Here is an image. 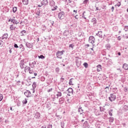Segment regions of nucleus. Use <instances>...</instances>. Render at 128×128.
I'll return each instance as SVG.
<instances>
[{"instance_id": "f3484780", "label": "nucleus", "mask_w": 128, "mask_h": 128, "mask_svg": "<svg viewBox=\"0 0 128 128\" xmlns=\"http://www.w3.org/2000/svg\"><path fill=\"white\" fill-rule=\"evenodd\" d=\"M67 92H69V94H74V90L72 88H68L67 90Z\"/></svg>"}, {"instance_id": "bf43d9fd", "label": "nucleus", "mask_w": 128, "mask_h": 128, "mask_svg": "<svg viewBox=\"0 0 128 128\" xmlns=\"http://www.w3.org/2000/svg\"><path fill=\"white\" fill-rule=\"evenodd\" d=\"M84 124H85V126H88V121H86L84 122Z\"/></svg>"}, {"instance_id": "f257e3e1", "label": "nucleus", "mask_w": 128, "mask_h": 128, "mask_svg": "<svg viewBox=\"0 0 128 128\" xmlns=\"http://www.w3.org/2000/svg\"><path fill=\"white\" fill-rule=\"evenodd\" d=\"M88 42L90 44H92L93 46H94V42H96V38L94 36H90L88 38Z\"/></svg>"}, {"instance_id": "e433bc0d", "label": "nucleus", "mask_w": 128, "mask_h": 128, "mask_svg": "<svg viewBox=\"0 0 128 128\" xmlns=\"http://www.w3.org/2000/svg\"><path fill=\"white\" fill-rule=\"evenodd\" d=\"M112 109H111L109 111H108V114H109V115L110 116H112Z\"/></svg>"}, {"instance_id": "6e6552de", "label": "nucleus", "mask_w": 128, "mask_h": 128, "mask_svg": "<svg viewBox=\"0 0 128 128\" xmlns=\"http://www.w3.org/2000/svg\"><path fill=\"white\" fill-rule=\"evenodd\" d=\"M12 22L14 24H18V20L12 18H10L8 20V22Z\"/></svg>"}, {"instance_id": "6ab92c4d", "label": "nucleus", "mask_w": 128, "mask_h": 128, "mask_svg": "<svg viewBox=\"0 0 128 128\" xmlns=\"http://www.w3.org/2000/svg\"><path fill=\"white\" fill-rule=\"evenodd\" d=\"M46 108H48V110H50L52 108V104L50 103H47L46 104Z\"/></svg>"}, {"instance_id": "473e14b6", "label": "nucleus", "mask_w": 128, "mask_h": 128, "mask_svg": "<svg viewBox=\"0 0 128 128\" xmlns=\"http://www.w3.org/2000/svg\"><path fill=\"white\" fill-rule=\"evenodd\" d=\"M38 58H40L41 60H44L46 58V56L44 55L41 54L40 56H38Z\"/></svg>"}, {"instance_id": "4468645a", "label": "nucleus", "mask_w": 128, "mask_h": 128, "mask_svg": "<svg viewBox=\"0 0 128 128\" xmlns=\"http://www.w3.org/2000/svg\"><path fill=\"white\" fill-rule=\"evenodd\" d=\"M49 4L50 6H56V2L53 0H50L49 2Z\"/></svg>"}, {"instance_id": "cd10ccee", "label": "nucleus", "mask_w": 128, "mask_h": 128, "mask_svg": "<svg viewBox=\"0 0 128 128\" xmlns=\"http://www.w3.org/2000/svg\"><path fill=\"white\" fill-rule=\"evenodd\" d=\"M56 98H58V97L59 96H62V92H57V93H56Z\"/></svg>"}, {"instance_id": "f704fd0d", "label": "nucleus", "mask_w": 128, "mask_h": 128, "mask_svg": "<svg viewBox=\"0 0 128 128\" xmlns=\"http://www.w3.org/2000/svg\"><path fill=\"white\" fill-rule=\"evenodd\" d=\"M110 90V85L105 88V92H108Z\"/></svg>"}, {"instance_id": "4be33fe9", "label": "nucleus", "mask_w": 128, "mask_h": 128, "mask_svg": "<svg viewBox=\"0 0 128 128\" xmlns=\"http://www.w3.org/2000/svg\"><path fill=\"white\" fill-rule=\"evenodd\" d=\"M97 68V72H100V70H102V65L98 64L96 66Z\"/></svg>"}, {"instance_id": "58836bf2", "label": "nucleus", "mask_w": 128, "mask_h": 128, "mask_svg": "<svg viewBox=\"0 0 128 128\" xmlns=\"http://www.w3.org/2000/svg\"><path fill=\"white\" fill-rule=\"evenodd\" d=\"M44 2V6H48V0H42Z\"/></svg>"}, {"instance_id": "052dcab7", "label": "nucleus", "mask_w": 128, "mask_h": 128, "mask_svg": "<svg viewBox=\"0 0 128 128\" xmlns=\"http://www.w3.org/2000/svg\"><path fill=\"white\" fill-rule=\"evenodd\" d=\"M56 118H58V120H62V116H56Z\"/></svg>"}, {"instance_id": "774afa93", "label": "nucleus", "mask_w": 128, "mask_h": 128, "mask_svg": "<svg viewBox=\"0 0 128 128\" xmlns=\"http://www.w3.org/2000/svg\"><path fill=\"white\" fill-rule=\"evenodd\" d=\"M40 4H41V5H42V6H44V2L42 1L41 2H40Z\"/></svg>"}, {"instance_id": "f03ea898", "label": "nucleus", "mask_w": 128, "mask_h": 128, "mask_svg": "<svg viewBox=\"0 0 128 128\" xmlns=\"http://www.w3.org/2000/svg\"><path fill=\"white\" fill-rule=\"evenodd\" d=\"M116 96L114 94H110V96L108 97V100L110 102H114V100H116Z\"/></svg>"}, {"instance_id": "5fc2aeb1", "label": "nucleus", "mask_w": 128, "mask_h": 128, "mask_svg": "<svg viewBox=\"0 0 128 128\" xmlns=\"http://www.w3.org/2000/svg\"><path fill=\"white\" fill-rule=\"evenodd\" d=\"M18 44H14V48H18Z\"/></svg>"}, {"instance_id": "2eb2a0df", "label": "nucleus", "mask_w": 128, "mask_h": 128, "mask_svg": "<svg viewBox=\"0 0 128 128\" xmlns=\"http://www.w3.org/2000/svg\"><path fill=\"white\" fill-rule=\"evenodd\" d=\"M64 102V97H62L59 99V104H62Z\"/></svg>"}, {"instance_id": "8fccbe9b", "label": "nucleus", "mask_w": 128, "mask_h": 128, "mask_svg": "<svg viewBox=\"0 0 128 128\" xmlns=\"http://www.w3.org/2000/svg\"><path fill=\"white\" fill-rule=\"evenodd\" d=\"M120 2H118V3L116 4L115 5V6H120Z\"/></svg>"}, {"instance_id": "3c124183", "label": "nucleus", "mask_w": 128, "mask_h": 128, "mask_svg": "<svg viewBox=\"0 0 128 128\" xmlns=\"http://www.w3.org/2000/svg\"><path fill=\"white\" fill-rule=\"evenodd\" d=\"M23 22H24V24H28V19H24V21Z\"/></svg>"}, {"instance_id": "20e7f679", "label": "nucleus", "mask_w": 128, "mask_h": 128, "mask_svg": "<svg viewBox=\"0 0 128 128\" xmlns=\"http://www.w3.org/2000/svg\"><path fill=\"white\" fill-rule=\"evenodd\" d=\"M58 18H59V20H64V12H61L58 14Z\"/></svg>"}, {"instance_id": "ea45409f", "label": "nucleus", "mask_w": 128, "mask_h": 128, "mask_svg": "<svg viewBox=\"0 0 128 128\" xmlns=\"http://www.w3.org/2000/svg\"><path fill=\"white\" fill-rule=\"evenodd\" d=\"M60 126H61V128H64V122H60Z\"/></svg>"}, {"instance_id": "a211bd4d", "label": "nucleus", "mask_w": 128, "mask_h": 128, "mask_svg": "<svg viewBox=\"0 0 128 128\" xmlns=\"http://www.w3.org/2000/svg\"><path fill=\"white\" fill-rule=\"evenodd\" d=\"M22 2L24 6H28V0H22Z\"/></svg>"}, {"instance_id": "393cba45", "label": "nucleus", "mask_w": 128, "mask_h": 128, "mask_svg": "<svg viewBox=\"0 0 128 128\" xmlns=\"http://www.w3.org/2000/svg\"><path fill=\"white\" fill-rule=\"evenodd\" d=\"M10 30H16V26H14V24H12L10 26Z\"/></svg>"}, {"instance_id": "864d4df0", "label": "nucleus", "mask_w": 128, "mask_h": 128, "mask_svg": "<svg viewBox=\"0 0 128 128\" xmlns=\"http://www.w3.org/2000/svg\"><path fill=\"white\" fill-rule=\"evenodd\" d=\"M56 72H60V68L57 67L56 68Z\"/></svg>"}, {"instance_id": "a878e982", "label": "nucleus", "mask_w": 128, "mask_h": 128, "mask_svg": "<svg viewBox=\"0 0 128 128\" xmlns=\"http://www.w3.org/2000/svg\"><path fill=\"white\" fill-rule=\"evenodd\" d=\"M112 64H113L112 60V59L109 60L107 62V64L108 66H112Z\"/></svg>"}, {"instance_id": "7c9ffc66", "label": "nucleus", "mask_w": 128, "mask_h": 128, "mask_svg": "<svg viewBox=\"0 0 128 128\" xmlns=\"http://www.w3.org/2000/svg\"><path fill=\"white\" fill-rule=\"evenodd\" d=\"M110 122H114V117H110L108 118Z\"/></svg>"}, {"instance_id": "9d476101", "label": "nucleus", "mask_w": 128, "mask_h": 128, "mask_svg": "<svg viewBox=\"0 0 128 128\" xmlns=\"http://www.w3.org/2000/svg\"><path fill=\"white\" fill-rule=\"evenodd\" d=\"M34 118H36V120H38V118H40V114L39 112H37L34 114Z\"/></svg>"}, {"instance_id": "c756f323", "label": "nucleus", "mask_w": 128, "mask_h": 128, "mask_svg": "<svg viewBox=\"0 0 128 128\" xmlns=\"http://www.w3.org/2000/svg\"><path fill=\"white\" fill-rule=\"evenodd\" d=\"M72 80H74V78H71L69 80L68 84H70V86H74V84H72Z\"/></svg>"}, {"instance_id": "1a4fd4ad", "label": "nucleus", "mask_w": 128, "mask_h": 128, "mask_svg": "<svg viewBox=\"0 0 128 128\" xmlns=\"http://www.w3.org/2000/svg\"><path fill=\"white\" fill-rule=\"evenodd\" d=\"M98 36L100 38H102V31H98V33L96 34V35Z\"/></svg>"}, {"instance_id": "ddd939ff", "label": "nucleus", "mask_w": 128, "mask_h": 128, "mask_svg": "<svg viewBox=\"0 0 128 128\" xmlns=\"http://www.w3.org/2000/svg\"><path fill=\"white\" fill-rule=\"evenodd\" d=\"M8 34L5 33L0 38H2V40H4V38L6 39L8 38Z\"/></svg>"}, {"instance_id": "79ce46f5", "label": "nucleus", "mask_w": 128, "mask_h": 128, "mask_svg": "<svg viewBox=\"0 0 128 128\" xmlns=\"http://www.w3.org/2000/svg\"><path fill=\"white\" fill-rule=\"evenodd\" d=\"M23 104H28V100H26V98H25L24 100L22 101Z\"/></svg>"}, {"instance_id": "603ef678", "label": "nucleus", "mask_w": 128, "mask_h": 128, "mask_svg": "<svg viewBox=\"0 0 128 128\" xmlns=\"http://www.w3.org/2000/svg\"><path fill=\"white\" fill-rule=\"evenodd\" d=\"M124 30H125V32H128V26H124Z\"/></svg>"}, {"instance_id": "0e129e2a", "label": "nucleus", "mask_w": 128, "mask_h": 128, "mask_svg": "<svg viewBox=\"0 0 128 128\" xmlns=\"http://www.w3.org/2000/svg\"><path fill=\"white\" fill-rule=\"evenodd\" d=\"M52 92V88L48 90V92Z\"/></svg>"}, {"instance_id": "49530a36", "label": "nucleus", "mask_w": 128, "mask_h": 128, "mask_svg": "<svg viewBox=\"0 0 128 128\" xmlns=\"http://www.w3.org/2000/svg\"><path fill=\"white\" fill-rule=\"evenodd\" d=\"M74 44H70L69 45V48H71L72 50H74Z\"/></svg>"}, {"instance_id": "e2e57ef3", "label": "nucleus", "mask_w": 128, "mask_h": 128, "mask_svg": "<svg viewBox=\"0 0 128 128\" xmlns=\"http://www.w3.org/2000/svg\"><path fill=\"white\" fill-rule=\"evenodd\" d=\"M31 90H32V93L33 94H34V92H36V88H32Z\"/></svg>"}, {"instance_id": "338daca9", "label": "nucleus", "mask_w": 128, "mask_h": 128, "mask_svg": "<svg viewBox=\"0 0 128 128\" xmlns=\"http://www.w3.org/2000/svg\"><path fill=\"white\" fill-rule=\"evenodd\" d=\"M74 18L76 20H78V15L76 14V16H74Z\"/></svg>"}, {"instance_id": "69168bd1", "label": "nucleus", "mask_w": 128, "mask_h": 128, "mask_svg": "<svg viewBox=\"0 0 128 128\" xmlns=\"http://www.w3.org/2000/svg\"><path fill=\"white\" fill-rule=\"evenodd\" d=\"M29 73L31 74H34V71L30 70L29 71Z\"/></svg>"}, {"instance_id": "bb28decb", "label": "nucleus", "mask_w": 128, "mask_h": 128, "mask_svg": "<svg viewBox=\"0 0 128 128\" xmlns=\"http://www.w3.org/2000/svg\"><path fill=\"white\" fill-rule=\"evenodd\" d=\"M63 34L64 36H68V30H65L64 31Z\"/></svg>"}, {"instance_id": "c85d7f7f", "label": "nucleus", "mask_w": 128, "mask_h": 128, "mask_svg": "<svg viewBox=\"0 0 128 128\" xmlns=\"http://www.w3.org/2000/svg\"><path fill=\"white\" fill-rule=\"evenodd\" d=\"M24 72H26V70H28V72H29L30 70V67L28 66H26L24 68Z\"/></svg>"}, {"instance_id": "c9c22d12", "label": "nucleus", "mask_w": 128, "mask_h": 128, "mask_svg": "<svg viewBox=\"0 0 128 128\" xmlns=\"http://www.w3.org/2000/svg\"><path fill=\"white\" fill-rule=\"evenodd\" d=\"M83 66H84L86 68H88V62H84Z\"/></svg>"}, {"instance_id": "680f3d73", "label": "nucleus", "mask_w": 128, "mask_h": 128, "mask_svg": "<svg viewBox=\"0 0 128 128\" xmlns=\"http://www.w3.org/2000/svg\"><path fill=\"white\" fill-rule=\"evenodd\" d=\"M60 82H64V78H61Z\"/></svg>"}, {"instance_id": "dca6fc26", "label": "nucleus", "mask_w": 128, "mask_h": 128, "mask_svg": "<svg viewBox=\"0 0 128 128\" xmlns=\"http://www.w3.org/2000/svg\"><path fill=\"white\" fill-rule=\"evenodd\" d=\"M82 64V61L78 60H76V66L78 68Z\"/></svg>"}, {"instance_id": "2f4dec72", "label": "nucleus", "mask_w": 128, "mask_h": 128, "mask_svg": "<svg viewBox=\"0 0 128 128\" xmlns=\"http://www.w3.org/2000/svg\"><path fill=\"white\" fill-rule=\"evenodd\" d=\"M16 10H18V7L14 6L12 8V12L14 14H16Z\"/></svg>"}, {"instance_id": "5701e85b", "label": "nucleus", "mask_w": 128, "mask_h": 128, "mask_svg": "<svg viewBox=\"0 0 128 128\" xmlns=\"http://www.w3.org/2000/svg\"><path fill=\"white\" fill-rule=\"evenodd\" d=\"M124 112H128V105H124L122 108Z\"/></svg>"}, {"instance_id": "412c9836", "label": "nucleus", "mask_w": 128, "mask_h": 128, "mask_svg": "<svg viewBox=\"0 0 128 128\" xmlns=\"http://www.w3.org/2000/svg\"><path fill=\"white\" fill-rule=\"evenodd\" d=\"M21 36H24V34H26V30H22L20 32Z\"/></svg>"}, {"instance_id": "aec40b11", "label": "nucleus", "mask_w": 128, "mask_h": 128, "mask_svg": "<svg viewBox=\"0 0 128 128\" xmlns=\"http://www.w3.org/2000/svg\"><path fill=\"white\" fill-rule=\"evenodd\" d=\"M18 48L21 50V52H24V47L22 44H20Z\"/></svg>"}, {"instance_id": "7ed1b4c3", "label": "nucleus", "mask_w": 128, "mask_h": 128, "mask_svg": "<svg viewBox=\"0 0 128 128\" xmlns=\"http://www.w3.org/2000/svg\"><path fill=\"white\" fill-rule=\"evenodd\" d=\"M24 64H26V62H24V59H22L20 61L19 65L21 70H24V68L26 66Z\"/></svg>"}, {"instance_id": "423d86ee", "label": "nucleus", "mask_w": 128, "mask_h": 128, "mask_svg": "<svg viewBox=\"0 0 128 128\" xmlns=\"http://www.w3.org/2000/svg\"><path fill=\"white\" fill-rule=\"evenodd\" d=\"M64 50H62V51L58 50L56 52V57L58 58H60V56H62V54H64Z\"/></svg>"}, {"instance_id": "6e6d98bb", "label": "nucleus", "mask_w": 128, "mask_h": 128, "mask_svg": "<svg viewBox=\"0 0 128 128\" xmlns=\"http://www.w3.org/2000/svg\"><path fill=\"white\" fill-rule=\"evenodd\" d=\"M58 10V6L54 7V8L52 9V10Z\"/></svg>"}, {"instance_id": "0eeeda50", "label": "nucleus", "mask_w": 128, "mask_h": 128, "mask_svg": "<svg viewBox=\"0 0 128 128\" xmlns=\"http://www.w3.org/2000/svg\"><path fill=\"white\" fill-rule=\"evenodd\" d=\"M24 94L26 98H30V96H32V92L28 90H26V92H24Z\"/></svg>"}, {"instance_id": "37998d69", "label": "nucleus", "mask_w": 128, "mask_h": 128, "mask_svg": "<svg viewBox=\"0 0 128 128\" xmlns=\"http://www.w3.org/2000/svg\"><path fill=\"white\" fill-rule=\"evenodd\" d=\"M114 92H118V88H112Z\"/></svg>"}, {"instance_id": "4d7b16f0", "label": "nucleus", "mask_w": 128, "mask_h": 128, "mask_svg": "<svg viewBox=\"0 0 128 128\" xmlns=\"http://www.w3.org/2000/svg\"><path fill=\"white\" fill-rule=\"evenodd\" d=\"M95 8H96L95 10H100V9L98 7L96 6V4Z\"/></svg>"}, {"instance_id": "c03bdc74", "label": "nucleus", "mask_w": 128, "mask_h": 128, "mask_svg": "<svg viewBox=\"0 0 128 128\" xmlns=\"http://www.w3.org/2000/svg\"><path fill=\"white\" fill-rule=\"evenodd\" d=\"M4 99V96H2V94H0V102H2V100Z\"/></svg>"}, {"instance_id": "4c0bfd02", "label": "nucleus", "mask_w": 128, "mask_h": 128, "mask_svg": "<svg viewBox=\"0 0 128 128\" xmlns=\"http://www.w3.org/2000/svg\"><path fill=\"white\" fill-rule=\"evenodd\" d=\"M106 50H110V44H107L106 46Z\"/></svg>"}, {"instance_id": "13d9d810", "label": "nucleus", "mask_w": 128, "mask_h": 128, "mask_svg": "<svg viewBox=\"0 0 128 128\" xmlns=\"http://www.w3.org/2000/svg\"><path fill=\"white\" fill-rule=\"evenodd\" d=\"M47 128H52V124H48L47 126Z\"/></svg>"}, {"instance_id": "09e8293b", "label": "nucleus", "mask_w": 128, "mask_h": 128, "mask_svg": "<svg viewBox=\"0 0 128 128\" xmlns=\"http://www.w3.org/2000/svg\"><path fill=\"white\" fill-rule=\"evenodd\" d=\"M32 66H31V68H34V66H36V61H34L32 62Z\"/></svg>"}, {"instance_id": "a18cd8bd", "label": "nucleus", "mask_w": 128, "mask_h": 128, "mask_svg": "<svg viewBox=\"0 0 128 128\" xmlns=\"http://www.w3.org/2000/svg\"><path fill=\"white\" fill-rule=\"evenodd\" d=\"M84 14H86V11H84L82 14V18H83L84 20H86V18L84 16Z\"/></svg>"}, {"instance_id": "9b49d317", "label": "nucleus", "mask_w": 128, "mask_h": 128, "mask_svg": "<svg viewBox=\"0 0 128 128\" xmlns=\"http://www.w3.org/2000/svg\"><path fill=\"white\" fill-rule=\"evenodd\" d=\"M26 48H32L33 46L32 43L31 44L28 42H26Z\"/></svg>"}, {"instance_id": "39448f33", "label": "nucleus", "mask_w": 128, "mask_h": 128, "mask_svg": "<svg viewBox=\"0 0 128 128\" xmlns=\"http://www.w3.org/2000/svg\"><path fill=\"white\" fill-rule=\"evenodd\" d=\"M78 112L80 114H82V118H84V109H82V108L80 106H79L78 108Z\"/></svg>"}, {"instance_id": "de8ad7c7", "label": "nucleus", "mask_w": 128, "mask_h": 128, "mask_svg": "<svg viewBox=\"0 0 128 128\" xmlns=\"http://www.w3.org/2000/svg\"><path fill=\"white\" fill-rule=\"evenodd\" d=\"M88 0H84L83 4H87L88 3Z\"/></svg>"}, {"instance_id": "a19ab883", "label": "nucleus", "mask_w": 128, "mask_h": 128, "mask_svg": "<svg viewBox=\"0 0 128 128\" xmlns=\"http://www.w3.org/2000/svg\"><path fill=\"white\" fill-rule=\"evenodd\" d=\"M100 112H104V110H106V109H104V108L102 106H100Z\"/></svg>"}, {"instance_id": "b1692460", "label": "nucleus", "mask_w": 128, "mask_h": 128, "mask_svg": "<svg viewBox=\"0 0 128 128\" xmlns=\"http://www.w3.org/2000/svg\"><path fill=\"white\" fill-rule=\"evenodd\" d=\"M92 22H93V24H96V18H94L91 20Z\"/></svg>"}, {"instance_id": "72a5a7b5", "label": "nucleus", "mask_w": 128, "mask_h": 128, "mask_svg": "<svg viewBox=\"0 0 128 128\" xmlns=\"http://www.w3.org/2000/svg\"><path fill=\"white\" fill-rule=\"evenodd\" d=\"M32 88H36V82H34L32 84Z\"/></svg>"}, {"instance_id": "f8f14e48", "label": "nucleus", "mask_w": 128, "mask_h": 128, "mask_svg": "<svg viewBox=\"0 0 128 128\" xmlns=\"http://www.w3.org/2000/svg\"><path fill=\"white\" fill-rule=\"evenodd\" d=\"M122 68L123 70H128V64H126V63H124L122 64Z\"/></svg>"}]
</instances>
